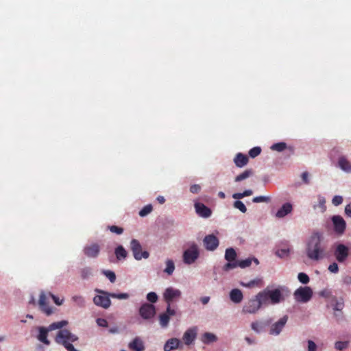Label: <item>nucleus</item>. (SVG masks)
Instances as JSON below:
<instances>
[{"instance_id": "obj_40", "label": "nucleus", "mask_w": 351, "mask_h": 351, "mask_svg": "<svg viewBox=\"0 0 351 351\" xmlns=\"http://www.w3.org/2000/svg\"><path fill=\"white\" fill-rule=\"evenodd\" d=\"M96 322L98 326L102 328H107L108 326V322L106 319L97 318Z\"/></svg>"}, {"instance_id": "obj_27", "label": "nucleus", "mask_w": 351, "mask_h": 351, "mask_svg": "<svg viewBox=\"0 0 351 351\" xmlns=\"http://www.w3.org/2000/svg\"><path fill=\"white\" fill-rule=\"evenodd\" d=\"M114 254L118 261L124 260L128 256L127 251L122 245H119L115 249Z\"/></svg>"}, {"instance_id": "obj_33", "label": "nucleus", "mask_w": 351, "mask_h": 351, "mask_svg": "<svg viewBox=\"0 0 351 351\" xmlns=\"http://www.w3.org/2000/svg\"><path fill=\"white\" fill-rule=\"evenodd\" d=\"M153 210V207L152 204H147L140 211H139V215L141 217H145L148 214H149Z\"/></svg>"}, {"instance_id": "obj_21", "label": "nucleus", "mask_w": 351, "mask_h": 351, "mask_svg": "<svg viewBox=\"0 0 351 351\" xmlns=\"http://www.w3.org/2000/svg\"><path fill=\"white\" fill-rule=\"evenodd\" d=\"M217 337L209 332H204L201 337V341L204 344H210L217 341Z\"/></svg>"}, {"instance_id": "obj_3", "label": "nucleus", "mask_w": 351, "mask_h": 351, "mask_svg": "<svg viewBox=\"0 0 351 351\" xmlns=\"http://www.w3.org/2000/svg\"><path fill=\"white\" fill-rule=\"evenodd\" d=\"M306 252L307 256L313 261H319L324 257V248L322 246V237L318 232L310 237Z\"/></svg>"}, {"instance_id": "obj_45", "label": "nucleus", "mask_w": 351, "mask_h": 351, "mask_svg": "<svg viewBox=\"0 0 351 351\" xmlns=\"http://www.w3.org/2000/svg\"><path fill=\"white\" fill-rule=\"evenodd\" d=\"M201 190V186L199 184H193L190 187V191L192 193H198Z\"/></svg>"}, {"instance_id": "obj_56", "label": "nucleus", "mask_w": 351, "mask_h": 351, "mask_svg": "<svg viewBox=\"0 0 351 351\" xmlns=\"http://www.w3.org/2000/svg\"><path fill=\"white\" fill-rule=\"evenodd\" d=\"M343 281L346 284H351V276L345 277Z\"/></svg>"}, {"instance_id": "obj_37", "label": "nucleus", "mask_w": 351, "mask_h": 351, "mask_svg": "<svg viewBox=\"0 0 351 351\" xmlns=\"http://www.w3.org/2000/svg\"><path fill=\"white\" fill-rule=\"evenodd\" d=\"M261 152V148L260 147H254L249 151V156L254 158L258 156Z\"/></svg>"}, {"instance_id": "obj_42", "label": "nucleus", "mask_w": 351, "mask_h": 351, "mask_svg": "<svg viewBox=\"0 0 351 351\" xmlns=\"http://www.w3.org/2000/svg\"><path fill=\"white\" fill-rule=\"evenodd\" d=\"M342 202H343V197L340 195H335L332 199V203L335 206H339V205L341 204Z\"/></svg>"}, {"instance_id": "obj_23", "label": "nucleus", "mask_w": 351, "mask_h": 351, "mask_svg": "<svg viewBox=\"0 0 351 351\" xmlns=\"http://www.w3.org/2000/svg\"><path fill=\"white\" fill-rule=\"evenodd\" d=\"M156 308H139L140 315L145 319L152 318L156 314Z\"/></svg>"}, {"instance_id": "obj_50", "label": "nucleus", "mask_w": 351, "mask_h": 351, "mask_svg": "<svg viewBox=\"0 0 351 351\" xmlns=\"http://www.w3.org/2000/svg\"><path fill=\"white\" fill-rule=\"evenodd\" d=\"M210 300V297L208 296H204V297H202L200 298V301L202 302V304L203 305H206L208 304V302H209Z\"/></svg>"}, {"instance_id": "obj_41", "label": "nucleus", "mask_w": 351, "mask_h": 351, "mask_svg": "<svg viewBox=\"0 0 351 351\" xmlns=\"http://www.w3.org/2000/svg\"><path fill=\"white\" fill-rule=\"evenodd\" d=\"M129 297V295L128 293H111V298H117L119 300H123V299H128Z\"/></svg>"}, {"instance_id": "obj_1", "label": "nucleus", "mask_w": 351, "mask_h": 351, "mask_svg": "<svg viewBox=\"0 0 351 351\" xmlns=\"http://www.w3.org/2000/svg\"><path fill=\"white\" fill-rule=\"evenodd\" d=\"M68 324V322L66 320H62L51 324L48 328L50 331L60 329L58 332L55 341L58 344L62 345L67 351H79L74 348L71 343L77 341L79 338L78 337L71 332L67 329H62L64 326Z\"/></svg>"}, {"instance_id": "obj_10", "label": "nucleus", "mask_w": 351, "mask_h": 351, "mask_svg": "<svg viewBox=\"0 0 351 351\" xmlns=\"http://www.w3.org/2000/svg\"><path fill=\"white\" fill-rule=\"evenodd\" d=\"M334 256L339 263H343L349 256V247L344 244L339 243L334 250Z\"/></svg>"}, {"instance_id": "obj_51", "label": "nucleus", "mask_w": 351, "mask_h": 351, "mask_svg": "<svg viewBox=\"0 0 351 351\" xmlns=\"http://www.w3.org/2000/svg\"><path fill=\"white\" fill-rule=\"evenodd\" d=\"M245 340L249 345H253L256 343V340L254 339H252L249 337H246L245 338Z\"/></svg>"}, {"instance_id": "obj_8", "label": "nucleus", "mask_w": 351, "mask_h": 351, "mask_svg": "<svg viewBox=\"0 0 351 351\" xmlns=\"http://www.w3.org/2000/svg\"><path fill=\"white\" fill-rule=\"evenodd\" d=\"M254 261L256 265H258L259 262L257 258H246L245 260L242 261H234L233 263H227L223 266V270L225 271H229L230 269H234L237 267H239L241 268H245L247 267H250L252 264V262Z\"/></svg>"}, {"instance_id": "obj_63", "label": "nucleus", "mask_w": 351, "mask_h": 351, "mask_svg": "<svg viewBox=\"0 0 351 351\" xmlns=\"http://www.w3.org/2000/svg\"><path fill=\"white\" fill-rule=\"evenodd\" d=\"M5 340V337H0V342L3 341Z\"/></svg>"}, {"instance_id": "obj_38", "label": "nucleus", "mask_w": 351, "mask_h": 351, "mask_svg": "<svg viewBox=\"0 0 351 351\" xmlns=\"http://www.w3.org/2000/svg\"><path fill=\"white\" fill-rule=\"evenodd\" d=\"M307 351H317V345L311 339L307 340Z\"/></svg>"}, {"instance_id": "obj_19", "label": "nucleus", "mask_w": 351, "mask_h": 351, "mask_svg": "<svg viewBox=\"0 0 351 351\" xmlns=\"http://www.w3.org/2000/svg\"><path fill=\"white\" fill-rule=\"evenodd\" d=\"M249 161V159L246 155L243 154L242 153H238L234 159V162L235 165L238 167H243L245 166Z\"/></svg>"}, {"instance_id": "obj_49", "label": "nucleus", "mask_w": 351, "mask_h": 351, "mask_svg": "<svg viewBox=\"0 0 351 351\" xmlns=\"http://www.w3.org/2000/svg\"><path fill=\"white\" fill-rule=\"evenodd\" d=\"M345 213L347 216L351 217V203L346 206Z\"/></svg>"}, {"instance_id": "obj_13", "label": "nucleus", "mask_w": 351, "mask_h": 351, "mask_svg": "<svg viewBox=\"0 0 351 351\" xmlns=\"http://www.w3.org/2000/svg\"><path fill=\"white\" fill-rule=\"evenodd\" d=\"M197 334V328L196 326H193L187 329L182 337V339L184 343L186 346H190L192 344L196 339Z\"/></svg>"}, {"instance_id": "obj_12", "label": "nucleus", "mask_w": 351, "mask_h": 351, "mask_svg": "<svg viewBox=\"0 0 351 351\" xmlns=\"http://www.w3.org/2000/svg\"><path fill=\"white\" fill-rule=\"evenodd\" d=\"M205 248L208 251H214L219 246V239L213 234L206 235L203 240Z\"/></svg>"}, {"instance_id": "obj_53", "label": "nucleus", "mask_w": 351, "mask_h": 351, "mask_svg": "<svg viewBox=\"0 0 351 351\" xmlns=\"http://www.w3.org/2000/svg\"><path fill=\"white\" fill-rule=\"evenodd\" d=\"M252 193H253V191L251 189H248V190H245L243 192V195L245 197L250 196L251 195H252Z\"/></svg>"}, {"instance_id": "obj_6", "label": "nucleus", "mask_w": 351, "mask_h": 351, "mask_svg": "<svg viewBox=\"0 0 351 351\" xmlns=\"http://www.w3.org/2000/svg\"><path fill=\"white\" fill-rule=\"evenodd\" d=\"M182 295V293L179 289L173 287L167 288L163 293V299L167 304V307H170L171 304L178 302Z\"/></svg>"}, {"instance_id": "obj_18", "label": "nucleus", "mask_w": 351, "mask_h": 351, "mask_svg": "<svg viewBox=\"0 0 351 351\" xmlns=\"http://www.w3.org/2000/svg\"><path fill=\"white\" fill-rule=\"evenodd\" d=\"M293 210L292 205L290 203L284 204L282 207L277 211L276 217L278 218H282L287 215L291 213Z\"/></svg>"}, {"instance_id": "obj_30", "label": "nucleus", "mask_w": 351, "mask_h": 351, "mask_svg": "<svg viewBox=\"0 0 351 351\" xmlns=\"http://www.w3.org/2000/svg\"><path fill=\"white\" fill-rule=\"evenodd\" d=\"M165 263L166 268L165 269L164 271L167 273L168 275H171L175 270L174 262L172 260L168 259L167 260Z\"/></svg>"}, {"instance_id": "obj_34", "label": "nucleus", "mask_w": 351, "mask_h": 351, "mask_svg": "<svg viewBox=\"0 0 351 351\" xmlns=\"http://www.w3.org/2000/svg\"><path fill=\"white\" fill-rule=\"evenodd\" d=\"M234 207L239 209L243 213H246L247 208L245 204L240 200H237L234 202Z\"/></svg>"}, {"instance_id": "obj_32", "label": "nucleus", "mask_w": 351, "mask_h": 351, "mask_svg": "<svg viewBox=\"0 0 351 351\" xmlns=\"http://www.w3.org/2000/svg\"><path fill=\"white\" fill-rule=\"evenodd\" d=\"M350 342L348 341H338L335 343V348L338 350H343L348 348Z\"/></svg>"}, {"instance_id": "obj_52", "label": "nucleus", "mask_w": 351, "mask_h": 351, "mask_svg": "<svg viewBox=\"0 0 351 351\" xmlns=\"http://www.w3.org/2000/svg\"><path fill=\"white\" fill-rule=\"evenodd\" d=\"M232 197L236 199H240L243 198V193H237L232 195Z\"/></svg>"}, {"instance_id": "obj_48", "label": "nucleus", "mask_w": 351, "mask_h": 351, "mask_svg": "<svg viewBox=\"0 0 351 351\" xmlns=\"http://www.w3.org/2000/svg\"><path fill=\"white\" fill-rule=\"evenodd\" d=\"M166 314L170 317L171 316H174L176 314L175 308H167Z\"/></svg>"}, {"instance_id": "obj_57", "label": "nucleus", "mask_w": 351, "mask_h": 351, "mask_svg": "<svg viewBox=\"0 0 351 351\" xmlns=\"http://www.w3.org/2000/svg\"><path fill=\"white\" fill-rule=\"evenodd\" d=\"M116 280V275L114 272L111 271V283L114 282Z\"/></svg>"}, {"instance_id": "obj_46", "label": "nucleus", "mask_w": 351, "mask_h": 351, "mask_svg": "<svg viewBox=\"0 0 351 351\" xmlns=\"http://www.w3.org/2000/svg\"><path fill=\"white\" fill-rule=\"evenodd\" d=\"M289 252V249H281V250H278L276 254L278 256L282 257V256L288 255Z\"/></svg>"}, {"instance_id": "obj_2", "label": "nucleus", "mask_w": 351, "mask_h": 351, "mask_svg": "<svg viewBox=\"0 0 351 351\" xmlns=\"http://www.w3.org/2000/svg\"><path fill=\"white\" fill-rule=\"evenodd\" d=\"M289 294V289L285 287H280L275 289H264L256 295L259 306L261 305L277 304L285 300Z\"/></svg>"}, {"instance_id": "obj_29", "label": "nucleus", "mask_w": 351, "mask_h": 351, "mask_svg": "<svg viewBox=\"0 0 351 351\" xmlns=\"http://www.w3.org/2000/svg\"><path fill=\"white\" fill-rule=\"evenodd\" d=\"M170 317L166 313H163L159 316V323L161 327L166 328L169 325Z\"/></svg>"}, {"instance_id": "obj_9", "label": "nucleus", "mask_w": 351, "mask_h": 351, "mask_svg": "<svg viewBox=\"0 0 351 351\" xmlns=\"http://www.w3.org/2000/svg\"><path fill=\"white\" fill-rule=\"evenodd\" d=\"M288 315H285L280 318L278 321L271 323L269 333L271 335L278 336L282 331L287 321Z\"/></svg>"}, {"instance_id": "obj_25", "label": "nucleus", "mask_w": 351, "mask_h": 351, "mask_svg": "<svg viewBox=\"0 0 351 351\" xmlns=\"http://www.w3.org/2000/svg\"><path fill=\"white\" fill-rule=\"evenodd\" d=\"M331 314L337 322L341 323L345 321V317L342 311V308H332Z\"/></svg>"}, {"instance_id": "obj_7", "label": "nucleus", "mask_w": 351, "mask_h": 351, "mask_svg": "<svg viewBox=\"0 0 351 351\" xmlns=\"http://www.w3.org/2000/svg\"><path fill=\"white\" fill-rule=\"evenodd\" d=\"M130 249L136 260L139 261L143 258H147L149 254L147 251H142V247L139 241L136 239H132L130 242Z\"/></svg>"}, {"instance_id": "obj_5", "label": "nucleus", "mask_w": 351, "mask_h": 351, "mask_svg": "<svg viewBox=\"0 0 351 351\" xmlns=\"http://www.w3.org/2000/svg\"><path fill=\"white\" fill-rule=\"evenodd\" d=\"M313 296V290L309 287H300L293 293L295 301L299 302H307Z\"/></svg>"}, {"instance_id": "obj_59", "label": "nucleus", "mask_w": 351, "mask_h": 351, "mask_svg": "<svg viewBox=\"0 0 351 351\" xmlns=\"http://www.w3.org/2000/svg\"><path fill=\"white\" fill-rule=\"evenodd\" d=\"M218 196L221 199H224L226 197L225 193L222 191L219 192Z\"/></svg>"}, {"instance_id": "obj_31", "label": "nucleus", "mask_w": 351, "mask_h": 351, "mask_svg": "<svg viewBox=\"0 0 351 351\" xmlns=\"http://www.w3.org/2000/svg\"><path fill=\"white\" fill-rule=\"evenodd\" d=\"M286 148H287V144L284 142L274 143L271 146V150L276 151L278 152H281L284 151Z\"/></svg>"}, {"instance_id": "obj_35", "label": "nucleus", "mask_w": 351, "mask_h": 351, "mask_svg": "<svg viewBox=\"0 0 351 351\" xmlns=\"http://www.w3.org/2000/svg\"><path fill=\"white\" fill-rule=\"evenodd\" d=\"M298 278L301 283L304 285L308 284L310 280L308 276L303 272H300L298 274Z\"/></svg>"}, {"instance_id": "obj_39", "label": "nucleus", "mask_w": 351, "mask_h": 351, "mask_svg": "<svg viewBox=\"0 0 351 351\" xmlns=\"http://www.w3.org/2000/svg\"><path fill=\"white\" fill-rule=\"evenodd\" d=\"M158 299V295L155 292H149L147 295V300L151 303H156Z\"/></svg>"}, {"instance_id": "obj_16", "label": "nucleus", "mask_w": 351, "mask_h": 351, "mask_svg": "<svg viewBox=\"0 0 351 351\" xmlns=\"http://www.w3.org/2000/svg\"><path fill=\"white\" fill-rule=\"evenodd\" d=\"M128 348L132 351H144L145 349L144 341L139 337H136L128 344Z\"/></svg>"}, {"instance_id": "obj_54", "label": "nucleus", "mask_w": 351, "mask_h": 351, "mask_svg": "<svg viewBox=\"0 0 351 351\" xmlns=\"http://www.w3.org/2000/svg\"><path fill=\"white\" fill-rule=\"evenodd\" d=\"M47 315H50L53 313V308H42Z\"/></svg>"}, {"instance_id": "obj_22", "label": "nucleus", "mask_w": 351, "mask_h": 351, "mask_svg": "<svg viewBox=\"0 0 351 351\" xmlns=\"http://www.w3.org/2000/svg\"><path fill=\"white\" fill-rule=\"evenodd\" d=\"M230 298L234 303H239L243 300V293L239 289H234L230 293Z\"/></svg>"}, {"instance_id": "obj_24", "label": "nucleus", "mask_w": 351, "mask_h": 351, "mask_svg": "<svg viewBox=\"0 0 351 351\" xmlns=\"http://www.w3.org/2000/svg\"><path fill=\"white\" fill-rule=\"evenodd\" d=\"M338 164L342 170L346 172H351V163L345 157L339 158Z\"/></svg>"}, {"instance_id": "obj_36", "label": "nucleus", "mask_w": 351, "mask_h": 351, "mask_svg": "<svg viewBox=\"0 0 351 351\" xmlns=\"http://www.w3.org/2000/svg\"><path fill=\"white\" fill-rule=\"evenodd\" d=\"M271 201V198L267 196H257L252 199L254 203L265 202L269 203Z\"/></svg>"}, {"instance_id": "obj_11", "label": "nucleus", "mask_w": 351, "mask_h": 351, "mask_svg": "<svg viewBox=\"0 0 351 351\" xmlns=\"http://www.w3.org/2000/svg\"><path fill=\"white\" fill-rule=\"evenodd\" d=\"M331 220L335 233L339 235L343 234L346 228V223L343 218L340 215H334Z\"/></svg>"}, {"instance_id": "obj_62", "label": "nucleus", "mask_w": 351, "mask_h": 351, "mask_svg": "<svg viewBox=\"0 0 351 351\" xmlns=\"http://www.w3.org/2000/svg\"><path fill=\"white\" fill-rule=\"evenodd\" d=\"M110 331H111V332H113V333H114V332H117V329H114V328H111Z\"/></svg>"}, {"instance_id": "obj_58", "label": "nucleus", "mask_w": 351, "mask_h": 351, "mask_svg": "<svg viewBox=\"0 0 351 351\" xmlns=\"http://www.w3.org/2000/svg\"><path fill=\"white\" fill-rule=\"evenodd\" d=\"M247 313L254 314L256 313V308H249V310L246 311Z\"/></svg>"}, {"instance_id": "obj_64", "label": "nucleus", "mask_w": 351, "mask_h": 351, "mask_svg": "<svg viewBox=\"0 0 351 351\" xmlns=\"http://www.w3.org/2000/svg\"><path fill=\"white\" fill-rule=\"evenodd\" d=\"M27 317L32 319L33 316L32 315L28 314V315H27Z\"/></svg>"}, {"instance_id": "obj_28", "label": "nucleus", "mask_w": 351, "mask_h": 351, "mask_svg": "<svg viewBox=\"0 0 351 351\" xmlns=\"http://www.w3.org/2000/svg\"><path fill=\"white\" fill-rule=\"evenodd\" d=\"M254 171L252 169H246L243 173L238 175L235 179L234 181L237 182H241L243 180H245L248 178L250 176H251L253 174Z\"/></svg>"}, {"instance_id": "obj_60", "label": "nucleus", "mask_w": 351, "mask_h": 351, "mask_svg": "<svg viewBox=\"0 0 351 351\" xmlns=\"http://www.w3.org/2000/svg\"><path fill=\"white\" fill-rule=\"evenodd\" d=\"M255 284L254 280L250 281L247 285H246V287H251Z\"/></svg>"}, {"instance_id": "obj_43", "label": "nucleus", "mask_w": 351, "mask_h": 351, "mask_svg": "<svg viewBox=\"0 0 351 351\" xmlns=\"http://www.w3.org/2000/svg\"><path fill=\"white\" fill-rule=\"evenodd\" d=\"M123 232V229L121 227H119L117 226H111V232L115 233L117 234H121Z\"/></svg>"}, {"instance_id": "obj_26", "label": "nucleus", "mask_w": 351, "mask_h": 351, "mask_svg": "<svg viewBox=\"0 0 351 351\" xmlns=\"http://www.w3.org/2000/svg\"><path fill=\"white\" fill-rule=\"evenodd\" d=\"M236 257H237V253H236V251L233 248L230 247V248L226 249V253H225V259L228 263H233L234 261H237Z\"/></svg>"}, {"instance_id": "obj_47", "label": "nucleus", "mask_w": 351, "mask_h": 351, "mask_svg": "<svg viewBox=\"0 0 351 351\" xmlns=\"http://www.w3.org/2000/svg\"><path fill=\"white\" fill-rule=\"evenodd\" d=\"M308 176H309V174L307 171L303 172L301 175V178H302L303 182L306 184H309Z\"/></svg>"}, {"instance_id": "obj_14", "label": "nucleus", "mask_w": 351, "mask_h": 351, "mask_svg": "<svg viewBox=\"0 0 351 351\" xmlns=\"http://www.w3.org/2000/svg\"><path fill=\"white\" fill-rule=\"evenodd\" d=\"M271 322V318H268L260 322H252L251 324V328L255 332L261 333L265 331V328L269 326Z\"/></svg>"}, {"instance_id": "obj_17", "label": "nucleus", "mask_w": 351, "mask_h": 351, "mask_svg": "<svg viewBox=\"0 0 351 351\" xmlns=\"http://www.w3.org/2000/svg\"><path fill=\"white\" fill-rule=\"evenodd\" d=\"M182 346L181 341L177 338L169 339L164 345V351H171Z\"/></svg>"}, {"instance_id": "obj_61", "label": "nucleus", "mask_w": 351, "mask_h": 351, "mask_svg": "<svg viewBox=\"0 0 351 351\" xmlns=\"http://www.w3.org/2000/svg\"><path fill=\"white\" fill-rule=\"evenodd\" d=\"M141 307H147V308H149V307H154V306H153L152 304H144Z\"/></svg>"}, {"instance_id": "obj_55", "label": "nucleus", "mask_w": 351, "mask_h": 351, "mask_svg": "<svg viewBox=\"0 0 351 351\" xmlns=\"http://www.w3.org/2000/svg\"><path fill=\"white\" fill-rule=\"evenodd\" d=\"M157 200H158V202L160 204H164V203H165V197H164L163 196H158V197H157Z\"/></svg>"}, {"instance_id": "obj_44", "label": "nucleus", "mask_w": 351, "mask_h": 351, "mask_svg": "<svg viewBox=\"0 0 351 351\" xmlns=\"http://www.w3.org/2000/svg\"><path fill=\"white\" fill-rule=\"evenodd\" d=\"M328 270L331 273H335V274L337 273L339 271V267H338L337 263H332V264H330L328 267Z\"/></svg>"}, {"instance_id": "obj_20", "label": "nucleus", "mask_w": 351, "mask_h": 351, "mask_svg": "<svg viewBox=\"0 0 351 351\" xmlns=\"http://www.w3.org/2000/svg\"><path fill=\"white\" fill-rule=\"evenodd\" d=\"M39 334L37 337L38 339L43 342L46 345H49L50 343L49 341L47 339V334L48 332L50 331L49 328H45L43 326L38 327Z\"/></svg>"}, {"instance_id": "obj_15", "label": "nucleus", "mask_w": 351, "mask_h": 351, "mask_svg": "<svg viewBox=\"0 0 351 351\" xmlns=\"http://www.w3.org/2000/svg\"><path fill=\"white\" fill-rule=\"evenodd\" d=\"M194 206H195L196 213L199 217H202L204 218H208L212 214V211H211L210 208H209L208 207H207L202 203L195 202Z\"/></svg>"}, {"instance_id": "obj_4", "label": "nucleus", "mask_w": 351, "mask_h": 351, "mask_svg": "<svg viewBox=\"0 0 351 351\" xmlns=\"http://www.w3.org/2000/svg\"><path fill=\"white\" fill-rule=\"evenodd\" d=\"M199 251L198 246L195 243H193L189 248L183 252V262L186 265H191L195 262L199 258Z\"/></svg>"}]
</instances>
